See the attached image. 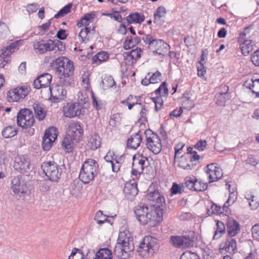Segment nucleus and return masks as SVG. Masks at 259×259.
I'll return each instance as SVG.
<instances>
[{"instance_id":"nucleus-1","label":"nucleus","mask_w":259,"mask_h":259,"mask_svg":"<svg viewBox=\"0 0 259 259\" xmlns=\"http://www.w3.org/2000/svg\"><path fill=\"white\" fill-rule=\"evenodd\" d=\"M138 221L142 225L155 226L163 220V212L160 209H152L144 204L138 205L134 210Z\"/></svg>"},{"instance_id":"nucleus-2","label":"nucleus","mask_w":259,"mask_h":259,"mask_svg":"<svg viewBox=\"0 0 259 259\" xmlns=\"http://www.w3.org/2000/svg\"><path fill=\"white\" fill-rule=\"evenodd\" d=\"M133 238L127 236L125 232H120L117 243L114 248V254L118 258L126 259L130 256V253L134 250Z\"/></svg>"},{"instance_id":"nucleus-3","label":"nucleus","mask_w":259,"mask_h":259,"mask_svg":"<svg viewBox=\"0 0 259 259\" xmlns=\"http://www.w3.org/2000/svg\"><path fill=\"white\" fill-rule=\"evenodd\" d=\"M98 169V163L95 159H87L82 164L79 175V179L84 184H89L97 175Z\"/></svg>"},{"instance_id":"nucleus-4","label":"nucleus","mask_w":259,"mask_h":259,"mask_svg":"<svg viewBox=\"0 0 259 259\" xmlns=\"http://www.w3.org/2000/svg\"><path fill=\"white\" fill-rule=\"evenodd\" d=\"M158 248L155 239L151 236H145L137 248V252L142 257L153 254Z\"/></svg>"},{"instance_id":"nucleus-5","label":"nucleus","mask_w":259,"mask_h":259,"mask_svg":"<svg viewBox=\"0 0 259 259\" xmlns=\"http://www.w3.org/2000/svg\"><path fill=\"white\" fill-rule=\"evenodd\" d=\"M146 199L152 209H160L163 212V208L165 205V198L158 190L153 191L151 187L149 188L148 190Z\"/></svg>"},{"instance_id":"nucleus-6","label":"nucleus","mask_w":259,"mask_h":259,"mask_svg":"<svg viewBox=\"0 0 259 259\" xmlns=\"http://www.w3.org/2000/svg\"><path fill=\"white\" fill-rule=\"evenodd\" d=\"M43 171L48 179L52 182H58L61 178L62 169L54 161L43 163L41 165Z\"/></svg>"},{"instance_id":"nucleus-7","label":"nucleus","mask_w":259,"mask_h":259,"mask_svg":"<svg viewBox=\"0 0 259 259\" xmlns=\"http://www.w3.org/2000/svg\"><path fill=\"white\" fill-rule=\"evenodd\" d=\"M18 125L24 129L30 128L34 123L35 118L31 110L28 109H22L17 114Z\"/></svg>"},{"instance_id":"nucleus-8","label":"nucleus","mask_w":259,"mask_h":259,"mask_svg":"<svg viewBox=\"0 0 259 259\" xmlns=\"http://www.w3.org/2000/svg\"><path fill=\"white\" fill-rule=\"evenodd\" d=\"M144 134L148 149L155 154L159 153L162 149V145L159 136L149 129L146 130Z\"/></svg>"},{"instance_id":"nucleus-9","label":"nucleus","mask_w":259,"mask_h":259,"mask_svg":"<svg viewBox=\"0 0 259 259\" xmlns=\"http://www.w3.org/2000/svg\"><path fill=\"white\" fill-rule=\"evenodd\" d=\"M195 237L194 232H189L181 236H171L174 245L180 248H189L194 245Z\"/></svg>"},{"instance_id":"nucleus-10","label":"nucleus","mask_w":259,"mask_h":259,"mask_svg":"<svg viewBox=\"0 0 259 259\" xmlns=\"http://www.w3.org/2000/svg\"><path fill=\"white\" fill-rule=\"evenodd\" d=\"M55 63L57 65L56 73L57 75L73 74L74 68L73 62L68 58L59 57L56 59Z\"/></svg>"},{"instance_id":"nucleus-11","label":"nucleus","mask_w":259,"mask_h":259,"mask_svg":"<svg viewBox=\"0 0 259 259\" xmlns=\"http://www.w3.org/2000/svg\"><path fill=\"white\" fill-rule=\"evenodd\" d=\"M12 189L13 192L19 197H24L28 195L30 193V189L28 184H27L21 177H17L14 178L11 182Z\"/></svg>"},{"instance_id":"nucleus-12","label":"nucleus","mask_w":259,"mask_h":259,"mask_svg":"<svg viewBox=\"0 0 259 259\" xmlns=\"http://www.w3.org/2000/svg\"><path fill=\"white\" fill-rule=\"evenodd\" d=\"M58 136V131L57 128L51 127L47 130L44 134L42 147L45 151H49L53 145Z\"/></svg>"},{"instance_id":"nucleus-13","label":"nucleus","mask_w":259,"mask_h":259,"mask_svg":"<svg viewBox=\"0 0 259 259\" xmlns=\"http://www.w3.org/2000/svg\"><path fill=\"white\" fill-rule=\"evenodd\" d=\"M14 168L22 174H27L30 171V161L27 155H22L15 158Z\"/></svg>"},{"instance_id":"nucleus-14","label":"nucleus","mask_w":259,"mask_h":259,"mask_svg":"<svg viewBox=\"0 0 259 259\" xmlns=\"http://www.w3.org/2000/svg\"><path fill=\"white\" fill-rule=\"evenodd\" d=\"M115 155L113 151H109L104 157V159L107 163V166L111 167L113 172H117L119 170L123 162V157L121 156L117 158Z\"/></svg>"},{"instance_id":"nucleus-15","label":"nucleus","mask_w":259,"mask_h":259,"mask_svg":"<svg viewBox=\"0 0 259 259\" xmlns=\"http://www.w3.org/2000/svg\"><path fill=\"white\" fill-rule=\"evenodd\" d=\"M29 92L30 88L27 86L16 88L8 92V100L10 102H17L24 98Z\"/></svg>"},{"instance_id":"nucleus-16","label":"nucleus","mask_w":259,"mask_h":259,"mask_svg":"<svg viewBox=\"0 0 259 259\" xmlns=\"http://www.w3.org/2000/svg\"><path fill=\"white\" fill-rule=\"evenodd\" d=\"M206 173L209 178V182H213L220 178L223 176L222 168L218 166L216 163H212L208 164L206 167Z\"/></svg>"},{"instance_id":"nucleus-17","label":"nucleus","mask_w":259,"mask_h":259,"mask_svg":"<svg viewBox=\"0 0 259 259\" xmlns=\"http://www.w3.org/2000/svg\"><path fill=\"white\" fill-rule=\"evenodd\" d=\"M147 160V157L142 155H139L137 157L134 155L133 157L132 174L137 176L142 173Z\"/></svg>"},{"instance_id":"nucleus-18","label":"nucleus","mask_w":259,"mask_h":259,"mask_svg":"<svg viewBox=\"0 0 259 259\" xmlns=\"http://www.w3.org/2000/svg\"><path fill=\"white\" fill-rule=\"evenodd\" d=\"M64 115L67 117L72 118L79 116L81 113V106L76 103H68L63 107Z\"/></svg>"},{"instance_id":"nucleus-19","label":"nucleus","mask_w":259,"mask_h":259,"mask_svg":"<svg viewBox=\"0 0 259 259\" xmlns=\"http://www.w3.org/2000/svg\"><path fill=\"white\" fill-rule=\"evenodd\" d=\"M51 97L54 99V102H59L66 98L67 91L60 84L50 87Z\"/></svg>"},{"instance_id":"nucleus-20","label":"nucleus","mask_w":259,"mask_h":259,"mask_svg":"<svg viewBox=\"0 0 259 259\" xmlns=\"http://www.w3.org/2000/svg\"><path fill=\"white\" fill-rule=\"evenodd\" d=\"M52 79V75L48 73H45L38 76L33 81V85L36 89L50 86Z\"/></svg>"},{"instance_id":"nucleus-21","label":"nucleus","mask_w":259,"mask_h":259,"mask_svg":"<svg viewBox=\"0 0 259 259\" xmlns=\"http://www.w3.org/2000/svg\"><path fill=\"white\" fill-rule=\"evenodd\" d=\"M236 241L233 238H229L225 243H222L220 245V250L222 253L225 252L230 254L234 253L236 251Z\"/></svg>"},{"instance_id":"nucleus-22","label":"nucleus","mask_w":259,"mask_h":259,"mask_svg":"<svg viewBox=\"0 0 259 259\" xmlns=\"http://www.w3.org/2000/svg\"><path fill=\"white\" fill-rule=\"evenodd\" d=\"M152 49H155L153 51L154 53L155 52L159 55L164 56L169 51L170 47L162 39H156Z\"/></svg>"},{"instance_id":"nucleus-23","label":"nucleus","mask_w":259,"mask_h":259,"mask_svg":"<svg viewBox=\"0 0 259 259\" xmlns=\"http://www.w3.org/2000/svg\"><path fill=\"white\" fill-rule=\"evenodd\" d=\"M142 141L141 132L132 135L127 141V146L130 149H137L140 146Z\"/></svg>"},{"instance_id":"nucleus-24","label":"nucleus","mask_w":259,"mask_h":259,"mask_svg":"<svg viewBox=\"0 0 259 259\" xmlns=\"http://www.w3.org/2000/svg\"><path fill=\"white\" fill-rule=\"evenodd\" d=\"M83 133V130L79 122H72L68 127V132L67 135L71 136L73 138H76L79 140Z\"/></svg>"},{"instance_id":"nucleus-25","label":"nucleus","mask_w":259,"mask_h":259,"mask_svg":"<svg viewBox=\"0 0 259 259\" xmlns=\"http://www.w3.org/2000/svg\"><path fill=\"white\" fill-rule=\"evenodd\" d=\"M78 141L76 138H73L69 135H66L62 143L63 148L66 152L70 153L72 152Z\"/></svg>"},{"instance_id":"nucleus-26","label":"nucleus","mask_w":259,"mask_h":259,"mask_svg":"<svg viewBox=\"0 0 259 259\" xmlns=\"http://www.w3.org/2000/svg\"><path fill=\"white\" fill-rule=\"evenodd\" d=\"M51 39L47 42L44 40L35 41L33 44V48L36 53L44 54L48 51H52L51 49Z\"/></svg>"},{"instance_id":"nucleus-27","label":"nucleus","mask_w":259,"mask_h":259,"mask_svg":"<svg viewBox=\"0 0 259 259\" xmlns=\"http://www.w3.org/2000/svg\"><path fill=\"white\" fill-rule=\"evenodd\" d=\"M227 232L230 237L237 235L240 230V225L235 220L229 219L227 221Z\"/></svg>"},{"instance_id":"nucleus-28","label":"nucleus","mask_w":259,"mask_h":259,"mask_svg":"<svg viewBox=\"0 0 259 259\" xmlns=\"http://www.w3.org/2000/svg\"><path fill=\"white\" fill-rule=\"evenodd\" d=\"M123 192L128 198H131V197H135L138 194V192L137 184L135 182L126 183Z\"/></svg>"},{"instance_id":"nucleus-29","label":"nucleus","mask_w":259,"mask_h":259,"mask_svg":"<svg viewBox=\"0 0 259 259\" xmlns=\"http://www.w3.org/2000/svg\"><path fill=\"white\" fill-rule=\"evenodd\" d=\"M80 179L74 180L70 185L69 190L71 195L75 197H78L81 192L82 183Z\"/></svg>"},{"instance_id":"nucleus-30","label":"nucleus","mask_w":259,"mask_h":259,"mask_svg":"<svg viewBox=\"0 0 259 259\" xmlns=\"http://www.w3.org/2000/svg\"><path fill=\"white\" fill-rule=\"evenodd\" d=\"M141 97L130 95L126 99L121 101V103L128 106V109L131 110L135 105H141Z\"/></svg>"},{"instance_id":"nucleus-31","label":"nucleus","mask_w":259,"mask_h":259,"mask_svg":"<svg viewBox=\"0 0 259 259\" xmlns=\"http://www.w3.org/2000/svg\"><path fill=\"white\" fill-rule=\"evenodd\" d=\"M226 186L228 187L227 189L229 190L230 194L228 200L225 203V204L223 205V209L224 211H225L226 212H227L228 206L233 204L236 200L237 192L236 189H234L233 190V191H231V185L230 184H227Z\"/></svg>"},{"instance_id":"nucleus-32","label":"nucleus","mask_w":259,"mask_h":259,"mask_svg":"<svg viewBox=\"0 0 259 259\" xmlns=\"http://www.w3.org/2000/svg\"><path fill=\"white\" fill-rule=\"evenodd\" d=\"M166 13V9L164 7H158L154 15V22L160 25H162L164 21L163 18L165 17Z\"/></svg>"},{"instance_id":"nucleus-33","label":"nucleus","mask_w":259,"mask_h":259,"mask_svg":"<svg viewBox=\"0 0 259 259\" xmlns=\"http://www.w3.org/2000/svg\"><path fill=\"white\" fill-rule=\"evenodd\" d=\"M59 78V84L62 87H70L74 83L73 74H64L57 75Z\"/></svg>"},{"instance_id":"nucleus-34","label":"nucleus","mask_w":259,"mask_h":259,"mask_svg":"<svg viewBox=\"0 0 259 259\" xmlns=\"http://www.w3.org/2000/svg\"><path fill=\"white\" fill-rule=\"evenodd\" d=\"M101 139L97 134L91 136L88 141V146L93 150L97 149L101 145Z\"/></svg>"},{"instance_id":"nucleus-35","label":"nucleus","mask_w":259,"mask_h":259,"mask_svg":"<svg viewBox=\"0 0 259 259\" xmlns=\"http://www.w3.org/2000/svg\"><path fill=\"white\" fill-rule=\"evenodd\" d=\"M21 41L20 40L15 41L2 49V53L1 54V56L4 58H6L7 57L10 56L13 52H14L15 49H17L19 44Z\"/></svg>"},{"instance_id":"nucleus-36","label":"nucleus","mask_w":259,"mask_h":259,"mask_svg":"<svg viewBox=\"0 0 259 259\" xmlns=\"http://www.w3.org/2000/svg\"><path fill=\"white\" fill-rule=\"evenodd\" d=\"M95 259H112V251L107 248H101L96 253Z\"/></svg>"},{"instance_id":"nucleus-37","label":"nucleus","mask_w":259,"mask_h":259,"mask_svg":"<svg viewBox=\"0 0 259 259\" xmlns=\"http://www.w3.org/2000/svg\"><path fill=\"white\" fill-rule=\"evenodd\" d=\"M145 17L138 13L131 14L126 17V21L128 24L141 23L144 20Z\"/></svg>"},{"instance_id":"nucleus-38","label":"nucleus","mask_w":259,"mask_h":259,"mask_svg":"<svg viewBox=\"0 0 259 259\" xmlns=\"http://www.w3.org/2000/svg\"><path fill=\"white\" fill-rule=\"evenodd\" d=\"M109 55L106 52L101 51L93 57V61L94 63L99 64L107 61Z\"/></svg>"},{"instance_id":"nucleus-39","label":"nucleus","mask_w":259,"mask_h":259,"mask_svg":"<svg viewBox=\"0 0 259 259\" xmlns=\"http://www.w3.org/2000/svg\"><path fill=\"white\" fill-rule=\"evenodd\" d=\"M51 49L52 51L57 52L63 51L65 49V45L59 40H51Z\"/></svg>"},{"instance_id":"nucleus-40","label":"nucleus","mask_w":259,"mask_h":259,"mask_svg":"<svg viewBox=\"0 0 259 259\" xmlns=\"http://www.w3.org/2000/svg\"><path fill=\"white\" fill-rule=\"evenodd\" d=\"M33 109L36 115L37 118L39 120H42L46 116L47 112L45 109L42 107L40 106L38 104H34L33 105Z\"/></svg>"},{"instance_id":"nucleus-41","label":"nucleus","mask_w":259,"mask_h":259,"mask_svg":"<svg viewBox=\"0 0 259 259\" xmlns=\"http://www.w3.org/2000/svg\"><path fill=\"white\" fill-rule=\"evenodd\" d=\"M121 121V117L119 113H116L112 115L109 121L110 129L112 131L113 128L119 124Z\"/></svg>"},{"instance_id":"nucleus-42","label":"nucleus","mask_w":259,"mask_h":259,"mask_svg":"<svg viewBox=\"0 0 259 259\" xmlns=\"http://www.w3.org/2000/svg\"><path fill=\"white\" fill-rule=\"evenodd\" d=\"M250 40H246L240 45V49L244 56H247L252 50V46Z\"/></svg>"},{"instance_id":"nucleus-43","label":"nucleus","mask_w":259,"mask_h":259,"mask_svg":"<svg viewBox=\"0 0 259 259\" xmlns=\"http://www.w3.org/2000/svg\"><path fill=\"white\" fill-rule=\"evenodd\" d=\"M95 14L93 13L87 14L84 17L80 20L77 23V25L78 27H81L83 26H89L90 21L91 19L94 18Z\"/></svg>"},{"instance_id":"nucleus-44","label":"nucleus","mask_w":259,"mask_h":259,"mask_svg":"<svg viewBox=\"0 0 259 259\" xmlns=\"http://www.w3.org/2000/svg\"><path fill=\"white\" fill-rule=\"evenodd\" d=\"M17 134L15 128L9 126L5 127L3 132L2 135L5 138H10L15 136Z\"/></svg>"},{"instance_id":"nucleus-45","label":"nucleus","mask_w":259,"mask_h":259,"mask_svg":"<svg viewBox=\"0 0 259 259\" xmlns=\"http://www.w3.org/2000/svg\"><path fill=\"white\" fill-rule=\"evenodd\" d=\"M225 227L224 223L218 221L217 223V229L213 236V239H219L221 236V234L225 233Z\"/></svg>"},{"instance_id":"nucleus-46","label":"nucleus","mask_w":259,"mask_h":259,"mask_svg":"<svg viewBox=\"0 0 259 259\" xmlns=\"http://www.w3.org/2000/svg\"><path fill=\"white\" fill-rule=\"evenodd\" d=\"M103 88L105 89L111 88L115 84L113 78L111 76H105L102 81Z\"/></svg>"},{"instance_id":"nucleus-47","label":"nucleus","mask_w":259,"mask_h":259,"mask_svg":"<svg viewBox=\"0 0 259 259\" xmlns=\"http://www.w3.org/2000/svg\"><path fill=\"white\" fill-rule=\"evenodd\" d=\"M251 83H249V88L252 90L253 94L259 98V78L255 80H252Z\"/></svg>"},{"instance_id":"nucleus-48","label":"nucleus","mask_w":259,"mask_h":259,"mask_svg":"<svg viewBox=\"0 0 259 259\" xmlns=\"http://www.w3.org/2000/svg\"><path fill=\"white\" fill-rule=\"evenodd\" d=\"M68 259H84V255L80 249L74 248Z\"/></svg>"},{"instance_id":"nucleus-49","label":"nucleus","mask_w":259,"mask_h":259,"mask_svg":"<svg viewBox=\"0 0 259 259\" xmlns=\"http://www.w3.org/2000/svg\"><path fill=\"white\" fill-rule=\"evenodd\" d=\"M72 7V4H68L62 9H61L54 16L55 18H59L61 17H63L66 14L70 12Z\"/></svg>"},{"instance_id":"nucleus-50","label":"nucleus","mask_w":259,"mask_h":259,"mask_svg":"<svg viewBox=\"0 0 259 259\" xmlns=\"http://www.w3.org/2000/svg\"><path fill=\"white\" fill-rule=\"evenodd\" d=\"M207 184L202 182L195 179V186L194 191H203L207 188Z\"/></svg>"},{"instance_id":"nucleus-51","label":"nucleus","mask_w":259,"mask_h":259,"mask_svg":"<svg viewBox=\"0 0 259 259\" xmlns=\"http://www.w3.org/2000/svg\"><path fill=\"white\" fill-rule=\"evenodd\" d=\"M195 164L189 162L188 157L183 158L179 162V166L185 169H190Z\"/></svg>"},{"instance_id":"nucleus-52","label":"nucleus","mask_w":259,"mask_h":259,"mask_svg":"<svg viewBox=\"0 0 259 259\" xmlns=\"http://www.w3.org/2000/svg\"><path fill=\"white\" fill-rule=\"evenodd\" d=\"M107 216L106 215H104L102 211L99 210L96 214L95 217V220L96 221L98 224L102 225L105 221H107Z\"/></svg>"},{"instance_id":"nucleus-53","label":"nucleus","mask_w":259,"mask_h":259,"mask_svg":"<svg viewBox=\"0 0 259 259\" xmlns=\"http://www.w3.org/2000/svg\"><path fill=\"white\" fill-rule=\"evenodd\" d=\"M180 259H200V258L197 253L187 251L181 255Z\"/></svg>"},{"instance_id":"nucleus-54","label":"nucleus","mask_w":259,"mask_h":259,"mask_svg":"<svg viewBox=\"0 0 259 259\" xmlns=\"http://www.w3.org/2000/svg\"><path fill=\"white\" fill-rule=\"evenodd\" d=\"M148 110L145 108V106L141 107V110L140 112V116L139 119V121L141 124H144L145 122L147 121V115L148 113Z\"/></svg>"},{"instance_id":"nucleus-55","label":"nucleus","mask_w":259,"mask_h":259,"mask_svg":"<svg viewBox=\"0 0 259 259\" xmlns=\"http://www.w3.org/2000/svg\"><path fill=\"white\" fill-rule=\"evenodd\" d=\"M91 32L90 28L89 26H85L84 29H82L79 33V37H80L82 42L88 40L89 38L87 37L89 33Z\"/></svg>"},{"instance_id":"nucleus-56","label":"nucleus","mask_w":259,"mask_h":259,"mask_svg":"<svg viewBox=\"0 0 259 259\" xmlns=\"http://www.w3.org/2000/svg\"><path fill=\"white\" fill-rule=\"evenodd\" d=\"M226 96L224 93H219L215 96V103L218 105L223 106L225 105L226 100Z\"/></svg>"},{"instance_id":"nucleus-57","label":"nucleus","mask_w":259,"mask_h":259,"mask_svg":"<svg viewBox=\"0 0 259 259\" xmlns=\"http://www.w3.org/2000/svg\"><path fill=\"white\" fill-rule=\"evenodd\" d=\"M92 99L94 107H95L97 110H99L102 108L103 106L102 102L100 100H98L97 98L95 97L94 94L93 92L92 93Z\"/></svg>"},{"instance_id":"nucleus-58","label":"nucleus","mask_w":259,"mask_h":259,"mask_svg":"<svg viewBox=\"0 0 259 259\" xmlns=\"http://www.w3.org/2000/svg\"><path fill=\"white\" fill-rule=\"evenodd\" d=\"M161 93L163 95L168 94V89L166 87V83L165 82H163L160 85V86L155 91V94L157 95L160 94Z\"/></svg>"},{"instance_id":"nucleus-59","label":"nucleus","mask_w":259,"mask_h":259,"mask_svg":"<svg viewBox=\"0 0 259 259\" xmlns=\"http://www.w3.org/2000/svg\"><path fill=\"white\" fill-rule=\"evenodd\" d=\"M153 101L155 103V110L158 111L161 110L163 106V100L160 97L153 98Z\"/></svg>"},{"instance_id":"nucleus-60","label":"nucleus","mask_w":259,"mask_h":259,"mask_svg":"<svg viewBox=\"0 0 259 259\" xmlns=\"http://www.w3.org/2000/svg\"><path fill=\"white\" fill-rule=\"evenodd\" d=\"M124 48L125 50H128L134 47L135 45L134 44L133 37L132 36H127L125 38V40L123 44Z\"/></svg>"},{"instance_id":"nucleus-61","label":"nucleus","mask_w":259,"mask_h":259,"mask_svg":"<svg viewBox=\"0 0 259 259\" xmlns=\"http://www.w3.org/2000/svg\"><path fill=\"white\" fill-rule=\"evenodd\" d=\"M183 187L179 186L177 183H173L170 189V192L172 194H181L183 191Z\"/></svg>"},{"instance_id":"nucleus-62","label":"nucleus","mask_w":259,"mask_h":259,"mask_svg":"<svg viewBox=\"0 0 259 259\" xmlns=\"http://www.w3.org/2000/svg\"><path fill=\"white\" fill-rule=\"evenodd\" d=\"M143 41L146 44H148L149 47L153 48V46L154 44L156 39H154L151 35H146L143 37Z\"/></svg>"},{"instance_id":"nucleus-63","label":"nucleus","mask_w":259,"mask_h":259,"mask_svg":"<svg viewBox=\"0 0 259 259\" xmlns=\"http://www.w3.org/2000/svg\"><path fill=\"white\" fill-rule=\"evenodd\" d=\"M252 237L256 240H259V224L254 225L251 229Z\"/></svg>"},{"instance_id":"nucleus-64","label":"nucleus","mask_w":259,"mask_h":259,"mask_svg":"<svg viewBox=\"0 0 259 259\" xmlns=\"http://www.w3.org/2000/svg\"><path fill=\"white\" fill-rule=\"evenodd\" d=\"M251 60L254 65L259 66V49L251 55Z\"/></svg>"}]
</instances>
